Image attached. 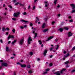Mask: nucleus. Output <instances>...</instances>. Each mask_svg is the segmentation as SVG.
Returning <instances> with one entry per match:
<instances>
[{
  "instance_id": "obj_55",
  "label": "nucleus",
  "mask_w": 75,
  "mask_h": 75,
  "mask_svg": "<svg viewBox=\"0 0 75 75\" xmlns=\"http://www.w3.org/2000/svg\"><path fill=\"white\" fill-rule=\"evenodd\" d=\"M65 58H66L65 57V56H64L63 58V60H65Z\"/></svg>"
},
{
  "instance_id": "obj_11",
  "label": "nucleus",
  "mask_w": 75,
  "mask_h": 75,
  "mask_svg": "<svg viewBox=\"0 0 75 75\" xmlns=\"http://www.w3.org/2000/svg\"><path fill=\"white\" fill-rule=\"evenodd\" d=\"M70 55V54L69 53H68L67 54H66V55L65 56V57L66 58L67 57H69Z\"/></svg>"
},
{
  "instance_id": "obj_9",
  "label": "nucleus",
  "mask_w": 75,
  "mask_h": 75,
  "mask_svg": "<svg viewBox=\"0 0 75 75\" xmlns=\"http://www.w3.org/2000/svg\"><path fill=\"white\" fill-rule=\"evenodd\" d=\"M23 42H24V39H22L20 42V44H21V45H22L23 44Z\"/></svg>"
},
{
  "instance_id": "obj_7",
  "label": "nucleus",
  "mask_w": 75,
  "mask_h": 75,
  "mask_svg": "<svg viewBox=\"0 0 75 75\" xmlns=\"http://www.w3.org/2000/svg\"><path fill=\"white\" fill-rule=\"evenodd\" d=\"M2 65L4 66L5 67H7L8 65V64L7 63H3L2 64Z\"/></svg>"
},
{
  "instance_id": "obj_52",
  "label": "nucleus",
  "mask_w": 75,
  "mask_h": 75,
  "mask_svg": "<svg viewBox=\"0 0 75 75\" xmlns=\"http://www.w3.org/2000/svg\"><path fill=\"white\" fill-rule=\"evenodd\" d=\"M11 43V41H9L8 42V44H10Z\"/></svg>"
},
{
  "instance_id": "obj_30",
  "label": "nucleus",
  "mask_w": 75,
  "mask_h": 75,
  "mask_svg": "<svg viewBox=\"0 0 75 75\" xmlns=\"http://www.w3.org/2000/svg\"><path fill=\"white\" fill-rule=\"evenodd\" d=\"M68 63H69V61H67L65 62L64 64H68Z\"/></svg>"
},
{
  "instance_id": "obj_13",
  "label": "nucleus",
  "mask_w": 75,
  "mask_h": 75,
  "mask_svg": "<svg viewBox=\"0 0 75 75\" xmlns=\"http://www.w3.org/2000/svg\"><path fill=\"white\" fill-rule=\"evenodd\" d=\"M59 71H58L57 72H55L54 73V74H56V75H61L60 74V73H59Z\"/></svg>"
},
{
  "instance_id": "obj_48",
  "label": "nucleus",
  "mask_w": 75,
  "mask_h": 75,
  "mask_svg": "<svg viewBox=\"0 0 75 75\" xmlns=\"http://www.w3.org/2000/svg\"><path fill=\"white\" fill-rule=\"evenodd\" d=\"M52 65V63H51L50 64V66H51Z\"/></svg>"
},
{
  "instance_id": "obj_34",
  "label": "nucleus",
  "mask_w": 75,
  "mask_h": 75,
  "mask_svg": "<svg viewBox=\"0 0 75 75\" xmlns=\"http://www.w3.org/2000/svg\"><path fill=\"white\" fill-rule=\"evenodd\" d=\"M75 49V46L72 49V51H74Z\"/></svg>"
},
{
  "instance_id": "obj_16",
  "label": "nucleus",
  "mask_w": 75,
  "mask_h": 75,
  "mask_svg": "<svg viewBox=\"0 0 75 75\" xmlns=\"http://www.w3.org/2000/svg\"><path fill=\"white\" fill-rule=\"evenodd\" d=\"M21 67L22 68L23 67H26V65H25V64H21Z\"/></svg>"
},
{
  "instance_id": "obj_38",
  "label": "nucleus",
  "mask_w": 75,
  "mask_h": 75,
  "mask_svg": "<svg viewBox=\"0 0 75 75\" xmlns=\"http://www.w3.org/2000/svg\"><path fill=\"white\" fill-rule=\"evenodd\" d=\"M69 22H71L72 23L73 22V20L72 19L70 20L69 21Z\"/></svg>"
},
{
  "instance_id": "obj_57",
  "label": "nucleus",
  "mask_w": 75,
  "mask_h": 75,
  "mask_svg": "<svg viewBox=\"0 0 75 75\" xmlns=\"http://www.w3.org/2000/svg\"><path fill=\"white\" fill-rule=\"evenodd\" d=\"M21 29H23L24 28V27L23 26H21Z\"/></svg>"
},
{
  "instance_id": "obj_61",
  "label": "nucleus",
  "mask_w": 75,
  "mask_h": 75,
  "mask_svg": "<svg viewBox=\"0 0 75 75\" xmlns=\"http://www.w3.org/2000/svg\"><path fill=\"white\" fill-rule=\"evenodd\" d=\"M14 58V57H11V59H13V58Z\"/></svg>"
},
{
  "instance_id": "obj_62",
  "label": "nucleus",
  "mask_w": 75,
  "mask_h": 75,
  "mask_svg": "<svg viewBox=\"0 0 75 75\" xmlns=\"http://www.w3.org/2000/svg\"><path fill=\"white\" fill-rule=\"evenodd\" d=\"M68 18H71V16H69Z\"/></svg>"
},
{
  "instance_id": "obj_10",
  "label": "nucleus",
  "mask_w": 75,
  "mask_h": 75,
  "mask_svg": "<svg viewBox=\"0 0 75 75\" xmlns=\"http://www.w3.org/2000/svg\"><path fill=\"white\" fill-rule=\"evenodd\" d=\"M46 25V24L45 23H43L42 26V28H45V27Z\"/></svg>"
},
{
  "instance_id": "obj_36",
  "label": "nucleus",
  "mask_w": 75,
  "mask_h": 75,
  "mask_svg": "<svg viewBox=\"0 0 75 75\" xmlns=\"http://www.w3.org/2000/svg\"><path fill=\"white\" fill-rule=\"evenodd\" d=\"M23 15H26V14H27V13L26 12H24L23 13Z\"/></svg>"
},
{
  "instance_id": "obj_64",
  "label": "nucleus",
  "mask_w": 75,
  "mask_h": 75,
  "mask_svg": "<svg viewBox=\"0 0 75 75\" xmlns=\"http://www.w3.org/2000/svg\"><path fill=\"white\" fill-rule=\"evenodd\" d=\"M60 7V6L59 5H58L57 6V8H59V7Z\"/></svg>"
},
{
  "instance_id": "obj_46",
  "label": "nucleus",
  "mask_w": 75,
  "mask_h": 75,
  "mask_svg": "<svg viewBox=\"0 0 75 75\" xmlns=\"http://www.w3.org/2000/svg\"><path fill=\"white\" fill-rule=\"evenodd\" d=\"M58 47H59V45H57V47L56 48V50H58Z\"/></svg>"
},
{
  "instance_id": "obj_33",
  "label": "nucleus",
  "mask_w": 75,
  "mask_h": 75,
  "mask_svg": "<svg viewBox=\"0 0 75 75\" xmlns=\"http://www.w3.org/2000/svg\"><path fill=\"white\" fill-rule=\"evenodd\" d=\"M54 48L53 47H51L50 48V51H52V49H53Z\"/></svg>"
},
{
  "instance_id": "obj_49",
  "label": "nucleus",
  "mask_w": 75,
  "mask_h": 75,
  "mask_svg": "<svg viewBox=\"0 0 75 75\" xmlns=\"http://www.w3.org/2000/svg\"><path fill=\"white\" fill-rule=\"evenodd\" d=\"M49 70H50V69H46V71H49Z\"/></svg>"
},
{
  "instance_id": "obj_18",
  "label": "nucleus",
  "mask_w": 75,
  "mask_h": 75,
  "mask_svg": "<svg viewBox=\"0 0 75 75\" xmlns=\"http://www.w3.org/2000/svg\"><path fill=\"white\" fill-rule=\"evenodd\" d=\"M66 70V69H63L62 70H61L60 71V74H62V71H65Z\"/></svg>"
},
{
  "instance_id": "obj_20",
  "label": "nucleus",
  "mask_w": 75,
  "mask_h": 75,
  "mask_svg": "<svg viewBox=\"0 0 75 75\" xmlns=\"http://www.w3.org/2000/svg\"><path fill=\"white\" fill-rule=\"evenodd\" d=\"M21 21H22L23 22H24L25 23H27V22H28V21L23 20H21Z\"/></svg>"
},
{
  "instance_id": "obj_42",
  "label": "nucleus",
  "mask_w": 75,
  "mask_h": 75,
  "mask_svg": "<svg viewBox=\"0 0 75 75\" xmlns=\"http://www.w3.org/2000/svg\"><path fill=\"white\" fill-rule=\"evenodd\" d=\"M54 23H55V21H53L52 22V25H54Z\"/></svg>"
},
{
  "instance_id": "obj_47",
  "label": "nucleus",
  "mask_w": 75,
  "mask_h": 75,
  "mask_svg": "<svg viewBox=\"0 0 75 75\" xmlns=\"http://www.w3.org/2000/svg\"><path fill=\"white\" fill-rule=\"evenodd\" d=\"M13 1L14 3H15V2H17V0H13Z\"/></svg>"
},
{
  "instance_id": "obj_27",
  "label": "nucleus",
  "mask_w": 75,
  "mask_h": 75,
  "mask_svg": "<svg viewBox=\"0 0 75 75\" xmlns=\"http://www.w3.org/2000/svg\"><path fill=\"white\" fill-rule=\"evenodd\" d=\"M35 37L34 38H36V37H37V34L35 33Z\"/></svg>"
},
{
  "instance_id": "obj_15",
  "label": "nucleus",
  "mask_w": 75,
  "mask_h": 75,
  "mask_svg": "<svg viewBox=\"0 0 75 75\" xmlns=\"http://www.w3.org/2000/svg\"><path fill=\"white\" fill-rule=\"evenodd\" d=\"M2 31L3 32H4V31H5L6 30H5V28L4 27H2Z\"/></svg>"
},
{
  "instance_id": "obj_58",
  "label": "nucleus",
  "mask_w": 75,
  "mask_h": 75,
  "mask_svg": "<svg viewBox=\"0 0 75 75\" xmlns=\"http://www.w3.org/2000/svg\"><path fill=\"white\" fill-rule=\"evenodd\" d=\"M9 7L11 8H12V7L11 6H9Z\"/></svg>"
},
{
  "instance_id": "obj_56",
  "label": "nucleus",
  "mask_w": 75,
  "mask_h": 75,
  "mask_svg": "<svg viewBox=\"0 0 75 75\" xmlns=\"http://www.w3.org/2000/svg\"><path fill=\"white\" fill-rule=\"evenodd\" d=\"M47 74V72H45L43 73V74Z\"/></svg>"
},
{
  "instance_id": "obj_25",
  "label": "nucleus",
  "mask_w": 75,
  "mask_h": 75,
  "mask_svg": "<svg viewBox=\"0 0 75 75\" xmlns=\"http://www.w3.org/2000/svg\"><path fill=\"white\" fill-rule=\"evenodd\" d=\"M71 13H75V10L74 9L71 11Z\"/></svg>"
},
{
  "instance_id": "obj_3",
  "label": "nucleus",
  "mask_w": 75,
  "mask_h": 75,
  "mask_svg": "<svg viewBox=\"0 0 75 75\" xmlns=\"http://www.w3.org/2000/svg\"><path fill=\"white\" fill-rule=\"evenodd\" d=\"M45 3L46 4H45V7H48V6L49 5L48 2V1H45Z\"/></svg>"
},
{
  "instance_id": "obj_59",
  "label": "nucleus",
  "mask_w": 75,
  "mask_h": 75,
  "mask_svg": "<svg viewBox=\"0 0 75 75\" xmlns=\"http://www.w3.org/2000/svg\"><path fill=\"white\" fill-rule=\"evenodd\" d=\"M61 16V15L60 14H58L57 15V16H58V17H59V16Z\"/></svg>"
},
{
  "instance_id": "obj_44",
  "label": "nucleus",
  "mask_w": 75,
  "mask_h": 75,
  "mask_svg": "<svg viewBox=\"0 0 75 75\" xmlns=\"http://www.w3.org/2000/svg\"><path fill=\"white\" fill-rule=\"evenodd\" d=\"M0 41L1 43H3V40H2V39H0Z\"/></svg>"
},
{
  "instance_id": "obj_31",
  "label": "nucleus",
  "mask_w": 75,
  "mask_h": 75,
  "mask_svg": "<svg viewBox=\"0 0 75 75\" xmlns=\"http://www.w3.org/2000/svg\"><path fill=\"white\" fill-rule=\"evenodd\" d=\"M19 5L20 6H22V7H23V6H24V4H22L19 3Z\"/></svg>"
},
{
  "instance_id": "obj_50",
  "label": "nucleus",
  "mask_w": 75,
  "mask_h": 75,
  "mask_svg": "<svg viewBox=\"0 0 75 75\" xmlns=\"http://www.w3.org/2000/svg\"><path fill=\"white\" fill-rule=\"evenodd\" d=\"M13 74H14V75H16V72L15 71L14 72Z\"/></svg>"
},
{
  "instance_id": "obj_22",
  "label": "nucleus",
  "mask_w": 75,
  "mask_h": 75,
  "mask_svg": "<svg viewBox=\"0 0 75 75\" xmlns=\"http://www.w3.org/2000/svg\"><path fill=\"white\" fill-rule=\"evenodd\" d=\"M64 29H65V30H68L69 29L68 28H67L66 27H64Z\"/></svg>"
},
{
  "instance_id": "obj_45",
  "label": "nucleus",
  "mask_w": 75,
  "mask_h": 75,
  "mask_svg": "<svg viewBox=\"0 0 75 75\" xmlns=\"http://www.w3.org/2000/svg\"><path fill=\"white\" fill-rule=\"evenodd\" d=\"M30 25L31 27H32L33 26V23H30Z\"/></svg>"
},
{
  "instance_id": "obj_60",
  "label": "nucleus",
  "mask_w": 75,
  "mask_h": 75,
  "mask_svg": "<svg viewBox=\"0 0 75 75\" xmlns=\"http://www.w3.org/2000/svg\"><path fill=\"white\" fill-rule=\"evenodd\" d=\"M57 41H58V39H56V40H55V42H57Z\"/></svg>"
},
{
  "instance_id": "obj_5",
  "label": "nucleus",
  "mask_w": 75,
  "mask_h": 75,
  "mask_svg": "<svg viewBox=\"0 0 75 75\" xmlns=\"http://www.w3.org/2000/svg\"><path fill=\"white\" fill-rule=\"evenodd\" d=\"M68 37H71L72 35V33H71V32H69L68 33Z\"/></svg>"
},
{
  "instance_id": "obj_2",
  "label": "nucleus",
  "mask_w": 75,
  "mask_h": 75,
  "mask_svg": "<svg viewBox=\"0 0 75 75\" xmlns=\"http://www.w3.org/2000/svg\"><path fill=\"white\" fill-rule=\"evenodd\" d=\"M32 40H32V39H31V37H29L28 40V44H30V43H31L30 42H31V41H32Z\"/></svg>"
},
{
  "instance_id": "obj_28",
  "label": "nucleus",
  "mask_w": 75,
  "mask_h": 75,
  "mask_svg": "<svg viewBox=\"0 0 75 75\" xmlns=\"http://www.w3.org/2000/svg\"><path fill=\"white\" fill-rule=\"evenodd\" d=\"M12 32H13L14 33H15V32H16V30H15V29H13L12 30Z\"/></svg>"
},
{
  "instance_id": "obj_54",
  "label": "nucleus",
  "mask_w": 75,
  "mask_h": 75,
  "mask_svg": "<svg viewBox=\"0 0 75 75\" xmlns=\"http://www.w3.org/2000/svg\"><path fill=\"white\" fill-rule=\"evenodd\" d=\"M64 54H66L67 53V51H64Z\"/></svg>"
},
{
  "instance_id": "obj_14",
  "label": "nucleus",
  "mask_w": 75,
  "mask_h": 75,
  "mask_svg": "<svg viewBox=\"0 0 75 75\" xmlns=\"http://www.w3.org/2000/svg\"><path fill=\"white\" fill-rule=\"evenodd\" d=\"M48 31V29H44L43 30V32L44 33H45V32H47V31Z\"/></svg>"
},
{
  "instance_id": "obj_19",
  "label": "nucleus",
  "mask_w": 75,
  "mask_h": 75,
  "mask_svg": "<svg viewBox=\"0 0 75 75\" xmlns=\"http://www.w3.org/2000/svg\"><path fill=\"white\" fill-rule=\"evenodd\" d=\"M38 20H39L38 19V17H36V21H35V23H37V21H38Z\"/></svg>"
},
{
  "instance_id": "obj_40",
  "label": "nucleus",
  "mask_w": 75,
  "mask_h": 75,
  "mask_svg": "<svg viewBox=\"0 0 75 75\" xmlns=\"http://www.w3.org/2000/svg\"><path fill=\"white\" fill-rule=\"evenodd\" d=\"M31 8V6H30V5H29L28 6V9H30Z\"/></svg>"
},
{
  "instance_id": "obj_43",
  "label": "nucleus",
  "mask_w": 75,
  "mask_h": 75,
  "mask_svg": "<svg viewBox=\"0 0 75 75\" xmlns=\"http://www.w3.org/2000/svg\"><path fill=\"white\" fill-rule=\"evenodd\" d=\"M37 60L38 61H40V58H38L37 59Z\"/></svg>"
},
{
  "instance_id": "obj_23",
  "label": "nucleus",
  "mask_w": 75,
  "mask_h": 75,
  "mask_svg": "<svg viewBox=\"0 0 75 75\" xmlns=\"http://www.w3.org/2000/svg\"><path fill=\"white\" fill-rule=\"evenodd\" d=\"M29 54L30 55H31V56L33 55V52H30L29 53Z\"/></svg>"
},
{
  "instance_id": "obj_32",
  "label": "nucleus",
  "mask_w": 75,
  "mask_h": 75,
  "mask_svg": "<svg viewBox=\"0 0 75 75\" xmlns=\"http://www.w3.org/2000/svg\"><path fill=\"white\" fill-rule=\"evenodd\" d=\"M12 20H14V21H16V18H12Z\"/></svg>"
},
{
  "instance_id": "obj_12",
  "label": "nucleus",
  "mask_w": 75,
  "mask_h": 75,
  "mask_svg": "<svg viewBox=\"0 0 75 75\" xmlns=\"http://www.w3.org/2000/svg\"><path fill=\"white\" fill-rule=\"evenodd\" d=\"M48 52V50H46L44 52L43 54L44 56H45L46 55V54H47V52Z\"/></svg>"
},
{
  "instance_id": "obj_26",
  "label": "nucleus",
  "mask_w": 75,
  "mask_h": 75,
  "mask_svg": "<svg viewBox=\"0 0 75 75\" xmlns=\"http://www.w3.org/2000/svg\"><path fill=\"white\" fill-rule=\"evenodd\" d=\"M15 42H16V40H15L13 41V42H12V43H11V44H14V43H15Z\"/></svg>"
},
{
  "instance_id": "obj_53",
  "label": "nucleus",
  "mask_w": 75,
  "mask_h": 75,
  "mask_svg": "<svg viewBox=\"0 0 75 75\" xmlns=\"http://www.w3.org/2000/svg\"><path fill=\"white\" fill-rule=\"evenodd\" d=\"M6 30H7V31H8V30H9V28H6Z\"/></svg>"
},
{
  "instance_id": "obj_24",
  "label": "nucleus",
  "mask_w": 75,
  "mask_h": 75,
  "mask_svg": "<svg viewBox=\"0 0 75 75\" xmlns=\"http://www.w3.org/2000/svg\"><path fill=\"white\" fill-rule=\"evenodd\" d=\"M39 44H40V45H41V44H42V42L41 41V40H39Z\"/></svg>"
},
{
  "instance_id": "obj_17",
  "label": "nucleus",
  "mask_w": 75,
  "mask_h": 75,
  "mask_svg": "<svg viewBox=\"0 0 75 75\" xmlns=\"http://www.w3.org/2000/svg\"><path fill=\"white\" fill-rule=\"evenodd\" d=\"M6 50L7 52H8V51H9V48H8V47L7 46L6 47Z\"/></svg>"
},
{
  "instance_id": "obj_4",
  "label": "nucleus",
  "mask_w": 75,
  "mask_h": 75,
  "mask_svg": "<svg viewBox=\"0 0 75 75\" xmlns=\"http://www.w3.org/2000/svg\"><path fill=\"white\" fill-rule=\"evenodd\" d=\"M14 36L13 35H9L8 38V40H10V38H14Z\"/></svg>"
},
{
  "instance_id": "obj_21",
  "label": "nucleus",
  "mask_w": 75,
  "mask_h": 75,
  "mask_svg": "<svg viewBox=\"0 0 75 75\" xmlns=\"http://www.w3.org/2000/svg\"><path fill=\"white\" fill-rule=\"evenodd\" d=\"M63 29L62 28H60L59 29V31H60V32H62L63 31Z\"/></svg>"
},
{
  "instance_id": "obj_35",
  "label": "nucleus",
  "mask_w": 75,
  "mask_h": 75,
  "mask_svg": "<svg viewBox=\"0 0 75 75\" xmlns=\"http://www.w3.org/2000/svg\"><path fill=\"white\" fill-rule=\"evenodd\" d=\"M57 1V0H55L54 1V4H56V3Z\"/></svg>"
},
{
  "instance_id": "obj_41",
  "label": "nucleus",
  "mask_w": 75,
  "mask_h": 75,
  "mask_svg": "<svg viewBox=\"0 0 75 75\" xmlns=\"http://www.w3.org/2000/svg\"><path fill=\"white\" fill-rule=\"evenodd\" d=\"M20 3H19V2H17V3H16L14 5H18V4H19Z\"/></svg>"
},
{
  "instance_id": "obj_6",
  "label": "nucleus",
  "mask_w": 75,
  "mask_h": 75,
  "mask_svg": "<svg viewBox=\"0 0 75 75\" xmlns=\"http://www.w3.org/2000/svg\"><path fill=\"white\" fill-rule=\"evenodd\" d=\"M71 7H73L72 8V9H74L75 8V4H72L70 5Z\"/></svg>"
},
{
  "instance_id": "obj_29",
  "label": "nucleus",
  "mask_w": 75,
  "mask_h": 75,
  "mask_svg": "<svg viewBox=\"0 0 75 75\" xmlns=\"http://www.w3.org/2000/svg\"><path fill=\"white\" fill-rule=\"evenodd\" d=\"M32 70H29L28 71L29 74H31L32 73Z\"/></svg>"
},
{
  "instance_id": "obj_39",
  "label": "nucleus",
  "mask_w": 75,
  "mask_h": 75,
  "mask_svg": "<svg viewBox=\"0 0 75 75\" xmlns=\"http://www.w3.org/2000/svg\"><path fill=\"white\" fill-rule=\"evenodd\" d=\"M35 6H34L33 7V10H34L35 9Z\"/></svg>"
},
{
  "instance_id": "obj_51",
  "label": "nucleus",
  "mask_w": 75,
  "mask_h": 75,
  "mask_svg": "<svg viewBox=\"0 0 75 75\" xmlns=\"http://www.w3.org/2000/svg\"><path fill=\"white\" fill-rule=\"evenodd\" d=\"M17 65H20V63L19 62H18L17 63Z\"/></svg>"
},
{
  "instance_id": "obj_37",
  "label": "nucleus",
  "mask_w": 75,
  "mask_h": 75,
  "mask_svg": "<svg viewBox=\"0 0 75 75\" xmlns=\"http://www.w3.org/2000/svg\"><path fill=\"white\" fill-rule=\"evenodd\" d=\"M27 67L28 68H30V65H28Z\"/></svg>"
},
{
  "instance_id": "obj_63",
  "label": "nucleus",
  "mask_w": 75,
  "mask_h": 75,
  "mask_svg": "<svg viewBox=\"0 0 75 75\" xmlns=\"http://www.w3.org/2000/svg\"><path fill=\"white\" fill-rule=\"evenodd\" d=\"M43 46H44V45L43 44H42V45H41V47H43Z\"/></svg>"
},
{
  "instance_id": "obj_1",
  "label": "nucleus",
  "mask_w": 75,
  "mask_h": 75,
  "mask_svg": "<svg viewBox=\"0 0 75 75\" xmlns=\"http://www.w3.org/2000/svg\"><path fill=\"white\" fill-rule=\"evenodd\" d=\"M20 14V12H18V13H14L13 14V16L15 17H18Z\"/></svg>"
},
{
  "instance_id": "obj_8",
  "label": "nucleus",
  "mask_w": 75,
  "mask_h": 75,
  "mask_svg": "<svg viewBox=\"0 0 75 75\" xmlns=\"http://www.w3.org/2000/svg\"><path fill=\"white\" fill-rule=\"evenodd\" d=\"M53 37H54V36H51L49 38H48V40H46V41H49V40H51V39H52V38H53Z\"/></svg>"
}]
</instances>
